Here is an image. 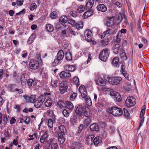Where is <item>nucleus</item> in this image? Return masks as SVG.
<instances>
[{"label": "nucleus", "instance_id": "f257e3e1", "mask_svg": "<svg viewBox=\"0 0 149 149\" xmlns=\"http://www.w3.org/2000/svg\"><path fill=\"white\" fill-rule=\"evenodd\" d=\"M104 79L110 84L116 85L119 84L121 81L122 78L120 77H111L108 76L106 75L104 77Z\"/></svg>", "mask_w": 149, "mask_h": 149}, {"label": "nucleus", "instance_id": "f03ea898", "mask_svg": "<svg viewBox=\"0 0 149 149\" xmlns=\"http://www.w3.org/2000/svg\"><path fill=\"white\" fill-rule=\"evenodd\" d=\"M108 112L114 116H122L123 113L122 109L117 107H113L109 108Z\"/></svg>", "mask_w": 149, "mask_h": 149}, {"label": "nucleus", "instance_id": "7ed1b4c3", "mask_svg": "<svg viewBox=\"0 0 149 149\" xmlns=\"http://www.w3.org/2000/svg\"><path fill=\"white\" fill-rule=\"evenodd\" d=\"M64 56L63 51L62 50H59L57 54L56 58H55L54 61L52 62V65L55 66L60 63L61 61L63 58Z\"/></svg>", "mask_w": 149, "mask_h": 149}, {"label": "nucleus", "instance_id": "20e7f679", "mask_svg": "<svg viewBox=\"0 0 149 149\" xmlns=\"http://www.w3.org/2000/svg\"><path fill=\"white\" fill-rule=\"evenodd\" d=\"M110 53L109 50L108 48L103 49L100 53L99 58L103 61L107 60Z\"/></svg>", "mask_w": 149, "mask_h": 149}, {"label": "nucleus", "instance_id": "39448f33", "mask_svg": "<svg viewBox=\"0 0 149 149\" xmlns=\"http://www.w3.org/2000/svg\"><path fill=\"white\" fill-rule=\"evenodd\" d=\"M125 103L127 107H132L136 104V100L134 97L130 96L126 99Z\"/></svg>", "mask_w": 149, "mask_h": 149}, {"label": "nucleus", "instance_id": "423d86ee", "mask_svg": "<svg viewBox=\"0 0 149 149\" xmlns=\"http://www.w3.org/2000/svg\"><path fill=\"white\" fill-rule=\"evenodd\" d=\"M68 87V84L65 81H63L59 83V90L61 93L63 94L65 93Z\"/></svg>", "mask_w": 149, "mask_h": 149}, {"label": "nucleus", "instance_id": "0eeeda50", "mask_svg": "<svg viewBox=\"0 0 149 149\" xmlns=\"http://www.w3.org/2000/svg\"><path fill=\"white\" fill-rule=\"evenodd\" d=\"M39 65V63L38 61L32 59L30 61L29 66L30 68L36 70L38 68Z\"/></svg>", "mask_w": 149, "mask_h": 149}, {"label": "nucleus", "instance_id": "6e6552de", "mask_svg": "<svg viewBox=\"0 0 149 149\" xmlns=\"http://www.w3.org/2000/svg\"><path fill=\"white\" fill-rule=\"evenodd\" d=\"M110 95L113 97L114 99L117 102H119L121 100V97L119 93L116 91H111Z\"/></svg>", "mask_w": 149, "mask_h": 149}, {"label": "nucleus", "instance_id": "1a4fd4ad", "mask_svg": "<svg viewBox=\"0 0 149 149\" xmlns=\"http://www.w3.org/2000/svg\"><path fill=\"white\" fill-rule=\"evenodd\" d=\"M116 29L115 30L111 29H109L106 31L104 32L103 34L101 36V39L104 38L105 36H108L109 35L113 33H116Z\"/></svg>", "mask_w": 149, "mask_h": 149}, {"label": "nucleus", "instance_id": "9d476101", "mask_svg": "<svg viewBox=\"0 0 149 149\" xmlns=\"http://www.w3.org/2000/svg\"><path fill=\"white\" fill-rule=\"evenodd\" d=\"M24 97L27 102L33 103L36 101V96L35 95H31L30 96L24 95Z\"/></svg>", "mask_w": 149, "mask_h": 149}, {"label": "nucleus", "instance_id": "9b49d317", "mask_svg": "<svg viewBox=\"0 0 149 149\" xmlns=\"http://www.w3.org/2000/svg\"><path fill=\"white\" fill-rule=\"evenodd\" d=\"M84 109L82 106L79 105L76 110L75 113L77 115L81 116L83 114Z\"/></svg>", "mask_w": 149, "mask_h": 149}, {"label": "nucleus", "instance_id": "f8f14e48", "mask_svg": "<svg viewBox=\"0 0 149 149\" xmlns=\"http://www.w3.org/2000/svg\"><path fill=\"white\" fill-rule=\"evenodd\" d=\"M92 34L91 32L89 30H86L85 31L84 35L87 41L90 42L92 40Z\"/></svg>", "mask_w": 149, "mask_h": 149}, {"label": "nucleus", "instance_id": "ddd939ff", "mask_svg": "<svg viewBox=\"0 0 149 149\" xmlns=\"http://www.w3.org/2000/svg\"><path fill=\"white\" fill-rule=\"evenodd\" d=\"M68 20V19L67 17L64 15L61 17L59 20V22L62 25L64 26L66 25Z\"/></svg>", "mask_w": 149, "mask_h": 149}, {"label": "nucleus", "instance_id": "4468645a", "mask_svg": "<svg viewBox=\"0 0 149 149\" xmlns=\"http://www.w3.org/2000/svg\"><path fill=\"white\" fill-rule=\"evenodd\" d=\"M59 133L62 135H65L67 133V130L65 127L63 125L59 126L58 127Z\"/></svg>", "mask_w": 149, "mask_h": 149}, {"label": "nucleus", "instance_id": "2eb2a0df", "mask_svg": "<svg viewBox=\"0 0 149 149\" xmlns=\"http://www.w3.org/2000/svg\"><path fill=\"white\" fill-rule=\"evenodd\" d=\"M65 70L70 72L74 71L75 70V67L72 65L69 64H66L64 66Z\"/></svg>", "mask_w": 149, "mask_h": 149}, {"label": "nucleus", "instance_id": "dca6fc26", "mask_svg": "<svg viewBox=\"0 0 149 149\" xmlns=\"http://www.w3.org/2000/svg\"><path fill=\"white\" fill-rule=\"evenodd\" d=\"M59 75L61 78L64 79L70 77L71 74L70 72H66L65 71H63L60 73Z\"/></svg>", "mask_w": 149, "mask_h": 149}, {"label": "nucleus", "instance_id": "f3484780", "mask_svg": "<svg viewBox=\"0 0 149 149\" xmlns=\"http://www.w3.org/2000/svg\"><path fill=\"white\" fill-rule=\"evenodd\" d=\"M27 75L26 74H22L20 78V81L21 84L23 85H25L26 84Z\"/></svg>", "mask_w": 149, "mask_h": 149}, {"label": "nucleus", "instance_id": "a211bd4d", "mask_svg": "<svg viewBox=\"0 0 149 149\" xmlns=\"http://www.w3.org/2000/svg\"><path fill=\"white\" fill-rule=\"evenodd\" d=\"M94 137L93 135H89L86 137V143L88 145H91L93 143V139Z\"/></svg>", "mask_w": 149, "mask_h": 149}, {"label": "nucleus", "instance_id": "6ab92c4d", "mask_svg": "<svg viewBox=\"0 0 149 149\" xmlns=\"http://www.w3.org/2000/svg\"><path fill=\"white\" fill-rule=\"evenodd\" d=\"M96 84L98 86H103L105 84V81L100 77H98L96 81Z\"/></svg>", "mask_w": 149, "mask_h": 149}, {"label": "nucleus", "instance_id": "aec40b11", "mask_svg": "<svg viewBox=\"0 0 149 149\" xmlns=\"http://www.w3.org/2000/svg\"><path fill=\"white\" fill-rule=\"evenodd\" d=\"M90 128L92 131L98 132L99 130V127L96 123H93L90 126Z\"/></svg>", "mask_w": 149, "mask_h": 149}, {"label": "nucleus", "instance_id": "412c9836", "mask_svg": "<svg viewBox=\"0 0 149 149\" xmlns=\"http://www.w3.org/2000/svg\"><path fill=\"white\" fill-rule=\"evenodd\" d=\"M97 10L102 12H104L107 10L106 6L103 4L98 5L97 7Z\"/></svg>", "mask_w": 149, "mask_h": 149}, {"label": "nucleus", "instance_id": "4be33fe9", "mask_svg": "<svg viewBox=\"0 0 149 149\" xmlns=\"http://www.w3.org/2000/svg\"><path fill=\"white\" fill-rule=\"evenodd\" d=\"M102 140L101 137L100 136H97L94 139L93 142L95 146H98L101 143Z\"/></svg>", "mask_w": 149, "mask_h": 149}, {"label": "nucleus", "instance_id": "5701e85b", "mask_svg": "<svg viewBox=\"0 0 149 149\" xmlns=\"http://www.w3.org/2000/svg\"><path fill=\"white\" fill-rule=\"evenodd\" d=\"M114 19L113 17L108 19L106 22V24L107 26L110 27L112 26L114 24Z\"/></svg>", "mask_w": 149, "mask_h": 149}, {"label": "nucleus", "instance_id": "b1692460", "mask_svg": "<svg viewBox=\"0 0 149 149\" xmlns=\"http://www.w3.org/2000/svg\"><path fill=\"white\" fill-rule=\"evenodd\" d=\"M93 12L92 10L85 12L83 15V17L84 18L86 19L93 15Z\"/></svg>", "mask_w": 149, "mask_h": 149}, {"label": "nucleus", "instance_id": "393cba45", "mask_svg": "<svg viewBox=\"0 0 149 149\" xmlns=\"http://www.w3.org/2000/svg\"><path fill=\"white\" fill-rule=\"evenodd\" d=\"M70 122L73 125H76L77 123V118L76 116H74L70 118Z\"/></svg>", "mask_w": 149, "mask_h": 149}, {"label": "nucleus", "instance_id": "a878e982", "mask_svg": "<svg viewBox=\"0 0 149 149\" xmlns=\"http://www.w3.org/2000/svg\"><path fill=\"white\" fill-rule=\"evenodd\" d=\"M66 104V108L70 110H72L74 108V106L73 104L70 101H65Z\"/></svg>", "mask_w": 149, "mask_h": 149}, {"label": "nucleus", "instance_id": "bb28decb", "mask_svg": "<svg viewBox=\"0 0 149 149\" xmlns=\"http://www.w3.org/2000/svg\"><path fill=\"white\" fill-rule=\"evenodd\" d=\"M119 59L117 57H114L112 60L111 64L113 67H117L118 65Z\"/></svg>", "mask_w": 149, "mask_h": 149}, {"label": "nucleus", "instance_id": "cd10ccee", "mask_svg": "<svg viewBox=\"0 0 149 149\" xmlns=\"http://www.w3.org/2000/svg\"><path fill=\"white\" fill-rule=\"evenodd\" d=\"M45 28L47 31L49 32H52L54 30V27L52 25L50 24H47Z\"/></svg>", "mask_w": 149, "mask_h": 149}, {"label": "nucleus", "instance_id": "c85d7f7f", "mask_svg": "<svg viewBox=\"0 0 149 149\" xmlns=\"http://www.w3.org/2000/svg\"><path fill=\"white\" fill-rule=\"evenodd\" d=\"M126 32V30L125 29H122L121 30L118 32V34L117 35V41L118 42V41L120 40V39L119 38V37H121L122 36V33H125Z\"/></svg>", "mask_w": 149, "mask_h": 149}, {"label": "nucleus", "instance_id": "c756f323", "mask_svg": "<svg viewBox=\"0 0 149 149\" xmlns=\"http://www.w3.org/2000/svg\"><path fill=\"white\" fill-rule=\"evenodd\" d=\"M93 3V0H89L86 5V8L87 9H90L92 8Z\"/></svg>", "mask_w": 149, "mask_h": 149}, {"label": "nucleus", "instance_id": "7c9ffc66", "mask_svg": "<svg viewBox=\"0 0 149 149\" xmlns=\"http://www.w3.org/2000/svg\"><path fill=\"white\" fill-rule=\"evenodd\" d=\"M47 125L49 129H51L52 131H53V121L52 119L50 118L48 119Z\"/></svg>", "mask_w": 149, "mask_h": 149}, {"label": "nucleus", "instance_id": "2f4dec72", "mask_svg": "<svg viewBox=\"0 0 149 149\" xmlns=\"http://www.w3.org/2000/svg\"><path fill=\"white\" fill-rule=\"evenodd\" d=\"M36 38V35L34 34H32L29 38L27 43L29 44H32Z\"/></svg>", "mask_w": 149, "mask_h": 149}, {"label": "nucleus", "instance_id": "473e14b6", "mask_svg": "<svg viewBox=\"0 0 149 149\" xmlns=\"http://www.w3.org/2000/svg\"><path fill=\"white\" fill-rule=\"evenodd\" d=\"M76 28L77 30H79L83 28V24L82 22H79L76 23L75 25Z\"/></svg>", "mask_w": 149, "mask_h": 149}, {"label": "nucleus", "instance_id": "72a5a7b5", "mask_svg": "<svg viewBox=\"0 0 149 149\" xmlns=\"http://www.w3.org/2000/svg\"><path fill=\"white\" fill-rule=\"evenodd\" d=\"M52 132H53V131H52L51 129H49V130H45L44 134L42 135L44 137L47 139L50 133H51Z\"/></svg>", "mask_w": 149, "mask_h": 149}, {"label": "nucleus", "instance_id": "f704fd0d", "mask_svg": "<svg viewBox=\"0 0 149 149\" xmlns=\"http://www.w3.org/2000/svg\"><path fill=\"white\" fill-rule=\"evenodd\" d=\"M33 103L35 107L37 108H39L42 105V103L40 102L38 100H36Z\"/></svg>", "mask_w": 149, "mask_h": 149}, {"label": "nucleus", "instance_id": "c9c22d12", "mask_svg": "<svg viewBox=\"0 0 149 149\" xmlns=\"http://www.w3.org/2000/svg\"><path fill=\"white\" fill-rule=\"evenodd\" d=\"M8 90L10 92H14L17 90L16 86L15 85H10L8 87Z\"/></svg>", "mask_w": 149, "mask_h": 149}, {"label": "nucleus", "instance_id": "e433bc0d", "mask_svg": "<svg viewBox=\"0 0 149 149\" xmlns=\"http://www.w3.org/2000/svg\"><path fill=\"white\" fill-rule=\"evenodd\" d=\"M73 82L76 85L77 87H78L79 85V78L77 77H74L73 79Z\"/></svg>", "mask_w": 149, "mask_h": 149}, {"label": "nucleus", "instance_id": "4c0bfd02", "mask_svg": "<svg viewBox=\"0 0 149 149\" xmlns=\"http://www.w3.org/2000/svg\"><path fill=\"white\" fill-rule=\"evenodd\" d=\"M52 104V100L51 99L47 100L45 103V104L46 107H50Z\"/></svg>", "mask_w": 149, "mask_h": 149}, {"label": "nucleus", "instance_id": "58836bf2", "mask_svg": "<svg viewBox=\"0 0 149 149\" xmlns=\"http://www.w3.org/2000/svg\"><path fill=\"white\" fill-rule=\"evenodd\" d=\"M120 45L119 44L115 45L113 47V52L116 54H117L119 50Z\"/></svg>", "mask_w": 149, "mask_h": 149}, {"label": "nucleus", "instance_id": "ea45409f", "mask_svg": "<svg viewBox=\"0 0 149 149\" xmlns=\"http://www.w3.org/2000/svg\"><path fill=\"white\" fill-rule=\"evenodd\" d=\"M85 102L86 105L88 106H91L92 104L91 99L89 97H87L85 99Z\"/></svg>", "mask_w": 149, "mask_h": 149}, {"label": "nucleus", "instance_id": "a19ab883", "mask_svg": "<svg viewBox=\"0 0 149 149\" xmlns=\"http://www.w3.org/2000/svg\"><path fill=\"white\" fill-rule=\"evenodd\" d=\"M57 83L58 82L57 80H53L52 79L51 81V84L53 87L56 88L57 87Z\"/></svg>", "mask_w": 149, "mask_h": 149}, {"label": "nucleus", "instance_id": "79ce46f5", "mask_svg": "<svg viewBox=\"0 0 149 149\" xmlns=\"http://www.w3.org/2000/svg\"><path fill=\"white\" fill-rule=\"evenodd\" d=\"M64 135H60L58 136V140L61 144L63 143L65 141Z\"/></svg>", "mask_w": 149, "mask_h": 149}, {"label": "nucleus", "instance_id": "37998d69", "mask_svg": "<svg viewBox=\"0 0 149 149\" xmlns=\"http://www.w3.org/2000/svg\"><path fill=\"white\" fill-rule=\"evenodd\" d=\"M109 41L108 39H105L104 40H102L101 41V44L104 46L107 45L109 43Z\"/></svg>", "mask_w": 149, "mask_h": 149}, {"label": "nucleus", "instance_id": "c03bdc74", "mask_svg": "<svg viewBox=\"0 0 149 149\" xmlns=\"http://www.w3.org/2000/svg\"><path fill=\"white\" fill-rule=\"evenodd\" d=\"M91 114V112L90 111V109L88 108H87L86 109V111L84 112V115L85 116L87 117H89Z\"/></svg>", "mask_w": 149, "mask_h": 149}, {"label": "nucleus", "instance_id": "a18cd8bd", "mask_svg": "<svg viewBox=\"0 0 149 149\" xmlns=\"http://www.w3.org/2000/svg\"><path fill=\"white\" fill-rule=\"evenodd\" d=\"M91 119L89 117H87L85 119L84 124L87 126H88L91 123Z\"/></svg>", "mask_w": 149, "mask_h": 149}, {"label": "nucleus", "instance_id": "49530a36", "mask_svg": "<svg viewBox=\"0 0 149 149\" xmlns=\"http://www.w3.org/2000/svg\"><path fill=\"white\" fill-rule=\"evenodd\" d=\"M46 115L47 116H49L52 118H53L54 116L53 111L50 110H48L46 112Z\"/></svg>", "mask_w": 149, "mask_h": 149}, {"label": "nucleus", "instance_id": "de8ad7c7", "mask_svg": "<svg viewBox=\"0 0 149 149\" xmlns=\"http://www.w3.org/2000/svg\"><path fill=\"white\" fill-rule=\"evenodd\" d=\"M66 58L68 61H71L72 59V56L70 53L67 52L65 55Z\"/></svg>", "mask_w": 149, "mask_h": 149}, {"label": "nucleus", "instance_id": "09e8293b", "mask_svg": "<svg viewBox=\"0 0 149 149\" xmlns=\"http://www.w3.org/2000/svg\"><path fill=\"white\" fill-rule=\"evenodd\" d=\"M85 10L84 6L83 5L80 6L77 9L78 12L79 13L83 12Z\"/></svg>", "mask_w": 149, "mask_h": 149}, {"label": "nucleus", "instance_id": "8fccbe9b", "mask_svg": "<svg viewBox=\"0 0 149 149\" xmlns=\"http://www.w3.org/2000/svg\"><path fill=\"white\" fill-rule=\"evenodd\" d=\"M45 99V96L43 95H41L39 97L38 100L40 102L42 103V104H43V102Z\"/></svg>", "mask_w": 149, "mask_h": 149}, {"label": "nucleus", "instance_id": "3c124183", "mask_svg": "<svg viewBox=\"0 0 149 149\" xmlns=\"http://www.w3.org/2000/svg\"><path fill=\"white\" fill-rule=\"evenodd\" d=\"M84 129V126L83 124H81L78 127L77 132L78 133H81Z\"/></svg>", "mask_w": 149, "mask_h": 149}, {"label": "nucleus", "instance_id": "603ef678", "mask_svg": "<svg viewBox=\"0 0 149 149\" xmlns=\"http://www.w3.org/2000/svg\"><path fill=\"white\" fill-rule=\"evenodd\" d=\"M86 90V89L85 86L82 85H81L79 88V91L80 93H82L83 91Z\"/></svg>", "mask_w": 149, "mask_h": 149}, {"label": "nucleus", "instance_id": "864d4df0", "mask_svg": "<svg viewBox=\"0 0 149 149\" xmlns=\"http://www.w3.org/2000/svg\"><path fill=\"white\" fill-rule=\"evenodd\" d=\"M124 112V116L126 118H128L130 117V113L125 108L123 109Z\"/></svg>", "mask_w": 149, "mask_h": 149}, {"label": "nucleus", "instance_id": "5fc2aeb1", "mask_svg": "<svg viewBox=\"0 0 149 149\" xmlns=\"http://www.w3.org/2000/svg\"><path fill=\"white\" fill-rule=\"evenodd\" d=\"M120 55L122 59L124 60L126 59L127 57L126 55V54L123 51L121 53L120 52Z\"/></svg>", "mask_w": 149, "mask_h": 149}, {"label": "nucleus", "instance_id": "6e6d98bb", "mask_svg": "<svg viewBox=\"0 0 149 149\" xmlns=\"http://www.w3.org/2000/svg\"><path fill=\"white\" fill-rule=\"evenodd\" d=\"M63 113L65 117L67 118L69 116V113L66 109H64L63 111Z\"/></svg>", "mask_w": 149, "mask_h": 149}, {"label": "nucleus", "instance_id": "4d7b16f0", "mask_svg": "<svg viewBox=\"0 0 149 149\" xmlns=\"http://www.w3.org/2000/svg\"><path fill=\"white\" fill-rule=\"evenodd\" d=\"M37 8L36 4L34 3H32L31 4V6L30 8V9L31 10H33L34 9L36 8Z\"/></svg>", "mask_w": 149, "mask_h": 149}, {"label": "nucleus", "instance_id": "13d9d810", "mask_svg": "<svg viewBox=\"0 0 149 149\" xmlns=\"http://www.w3.org/2000/svg\"><path fill=\"white\" fill-rule=\"evenodd\" d=\"M51 17L53 19H55L57 17V13L55 11L53 12L51 15Z\"/></svg>", "mask_w": 149, "mask_h": 149}, {"label": "nucleus", "instance_id": "bf43d9fd", "mask_svg": "<svg viewBox=\"0 0 149 149\" xmlns=\"http://www.w3.org/2000/svg\"><path fill=\"white\" fill-rule=\"evenodd\" d=\"M68 23L69 24L73 26H75V21L72 19H70L68 20Z\"/></svg>", "mask_w": 149, "mask_h": 149}, {"label": "nucleus", "instance_id": "052dcab7", "mask_svg": "<svg viewBox=\"0 0 149 149\" xmlns=\"http://www.w3.org/2000/svg\"><path fill=\"white\" fill-rule=\"evenodd\" d=\"M77 95L76 93H74L71 95L70 97V99L71 101H73L77 96Z\"/></svg>", "mask_w": 149, "mask_h": 149}, {"label": "nucleus", "instance_id": "680f3d73", "mask_svg": "<svg viewBox=\"0 0 149 149\" xmlns=\"http://www.w3.org/2000/svg\"><path fill=\"white\" fill-rule=\"evenodd\" d=\"M58 145L56 143H52L51 146V149H57Z\"/></svg>", "mask_w": 149, "mask_h": 149}, {"label": "nucleus", "instance_id": "e2e57ef3", "mask_svg": "<svg viewBox=\"0 0 149 149\" xmlns=\"http://www.w3.org/2000/svg\"><path fill=\"white\" fill-rule=\"evenodd\" d=\"M65 121V119L63 118L62 117H60L58 119V122L60 124H63L64 123Z\"/></svg>", "mask_w": 149, "mask_h": 149}, {"label": "nucleus", "instance_id": "0e129e2a", "mask_svg": "<svg viewBox=\"0 0 149 149\" xmlns=\"http://www.w3.org/2000/svg\"><path fill=\"white\" fill-rule=\"evenodd\" d=\"M70 15L73 17H76L77 16V13L75 11H72L70 12Z\"/></svg>", "mask_w": 149, "mask_h": 149}, {"label": "nucleus", "instance_id": "69168bd1", "mask_svg": "<svg viewBox=\"0 0 149 149\" xmlns=\"http://www.w3.org/2000/svg\"><path fill=\"white\" fill-rule=\"evenodd\" d=\"M80 93L83 98H85L87 95V93L86 90L83 91L82 93Z\"/></svg>", "mask_w": 149, "mask_h": 149}, {"label": "nucleus", "instance_id": "338daca9", "mask_svg": "<svg viewBox=\"0 0 149 149\" xmlns=\"http://www.w3.org/2000/svg\"><path fill=\"white\" fill-rule=\"evenodd\" d=\"M27 83L29 86H32L33 84L34 83V80L31 79H28Z\"/></svg>", "mask_w": 149, "mask_h": 149}, {"label": "nucleus", "instance_id": "774afa93", "mask_svg": "<svg viewBox=\"0 0 149 149\" xmlns=\"http://www.w3.org/2000/svg\"><path fill=\"white\" fill-rule=\"evenodd\" d=\"M122 74L127 80H129V74L125 72H123Z\"/></svg>", "mask_w": 149, "mask_h": 149}]
</instances>
